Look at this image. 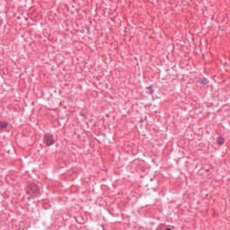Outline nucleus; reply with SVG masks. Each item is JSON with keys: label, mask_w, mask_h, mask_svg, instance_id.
<instances>
[{"label": "nucleus", "mask_w": 230, "mask_h": 230, "mask_svg": "<svg viewBox=\"0 0 230 230\" xmlns=\"http://www.w3.org/2000/svg\"><path fill=\"white\" fill-rule=\"evenodd\" d=\"M17 19H21V16H18Z\"/></svg>", "instance_id": "12"}, {"label": "nucleus", "mask_w": 230, "mask_h": 230, "mask_svg": "<svg viewBox=\"0 0 230 230\" xmlns=\"http://www.w3.org/2000/svg\"><path fill=\"white\" fill-rule=\"evenodd\" d=\"M3 18L0 16V24H3Z\"/></svg>", "instance_id": "9"}, {"label": "nucleus", "mask_w": 230, "mask_h": 230, "mask_svg": "<svg viewBox=\"0 0 230 230\" xmlns=\"http://www.w3.org/2000/svg\"><path fill=\"white\" fill-rule=\"evenodd\" d=\"M8 128V122L0 120V130H4Z\"/></svg>", "instance_id": "4"}, {"label": "nucleus", "mask_w": 230, "mask_h": 230, "mask_svg": "<svg viewBox=\"0 0 230 230\" xmlns=\"http://www.w3.org/2000/svg\"><path fill=\"white\" fill-rule=\"evenodd\" d=\"M86 30H87V34L91 35V29L89 28V26H86Z\"/></svg>", "instance_id": "8"}, {"label": "nucleus", "mask_w": 230, "mask_h": 230, "mask_svg": "<svg viewBox=\"0 0 230 230\" xmlns=\"http://www.w3.org/2000/svg\"><path fill=\"white\" fill-rule=\"evenodd\" d=\"M217 145L222 146V145H224V143H226V138H224V137H217Z\"/></svg>", "instance_id": "5"}, {"label": "nucleus", "mask_w": 230, "mask_h": 230, "mask_svg": "<svg viewBox=\"0 0 230 230\" xmlns=\"http://www.w3.org/2000/svg\"><path fill=\"white\" fill-rule=\"evenodd\" d=\"M150 181H154V178H151Z\"/></svg>", "instance_id": "13"}, {"label": "nucleus", "mask_w": 230, "mask_h": 230, "mask_svg": "<svg viewBox=\"0 0 230 230\" xmlns=\"http://www.w3.org/2000/svg\"><path fill=\"white\" fill-rule=\"evenodd\" d=\"M164 230H172L170 227L164 228Z\"/></svg>", "instance_id": "10"}, {"label": "nucleus", "mask_w": 230, "mask_h": 230, "mask_svg": "<svg viewBox=\"0 0 230 230\" xmlns=\"http://www.w3.org/2000/svg\"><path fill=\"white\" fill-rule=\"evenodd\" d=\"M148 91H149V94H154V88L152 85L147 87Z\"/></svg>", "instance_id": "6"}, {"label": "nucleus", "mask_w": 230, "mask_h": 230, "mask_svg": "<svg viewBox=\"0 0 230 230\" xmlns=\"http://www.w3.org/2000/svg\"><path fill=\"white\" fill-rule=\"evenodd\" d=\"M198 84H200V85H208V84H209V81H208V79L205 77H199L198 79Z\"/></svg>", "instance_id": "3"}, {"label": "nucleus", "mask_w": 230, "mask_h": 230, "mask_svg": "<svg viewBox=\"0 0 230 230\" xmlns=\"http://www.w3.org/2000/svg\"><path fill=\"white\" fill-rule=\"evenodd\" d=\"M27 195L31 197H40L42 195V190H40V186H39L35 182H30L27 184Z\"/></svg>", "instance_id": "1"}, {"label": "nucleus", "mask_w": 230, "mask_h": 230, "mask_svg": "<svg viewBox=\"0 0 230 230\" xmlns=\"http://www.w3.org/2000/svg\"><path fill=\"white\" fill-rule=\"evenodd\" d=\"M44 143L46 146H53V144L55 143V137H53V134L46 133L44 135Z\"/></svg>", "instance_id": "2"}, {"label": "nucleus", "mask_w": 230, "mask_h": 230, "mask_svg": "<svg viewBox=\"0 0 230 230\" xmlns=\"http://www.w3.org/2000/svg\"><path fill=\"white\" fill-rule=\"evenodd\" d=\"M25 19V21H28V18H24Z\"/></svg>", "instance_id": "14"}, {"label": "nucleus", "mask_w": 230, "mask_h": 230, "mask_svg": "<svg viewBox=\"0 0 230 230\" xmlns=\"http://www.w3.org/2000/svg\"><path fill=\"white\" fill-rule=\"evenodd\" d=\"M106 118H111V115H109V114H106Z\"/></svg>", "instance_id": "11"}, {"label": "nucleus", "mask_w": 230, "mask_h": 230, "mask_svg": "<svg viewBox=\"0 0 230 230\" xmlns=\"http://www.w3.org/2000/svg\"><path fill=\"white\" fill-rule=\"evenodd\" d=\"M164 227H165V226L163 225V224H161V225L158 226V227L156 228V230H164Z\"/></svg>", "instance_id": "7"}]
</instances>
